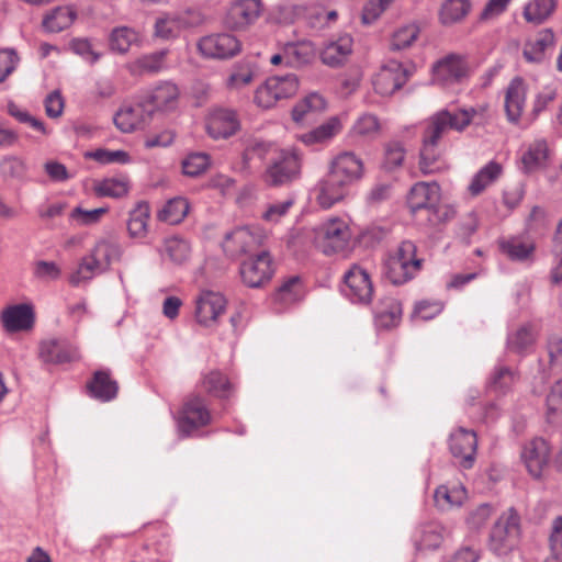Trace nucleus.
<instances>
[{
	"label": "nucleus",
	"instance_id": "1",
	"mask_svg": "<svg viewBox=\"0 0 562 562\" xmlns=\"http://www.w3.org/2000/svg\"><path fill=\"white\" fill-rule=\"evenodd\" d=\"M487 109L486 104H481L475 108L461 109L454 113L441 110L429 117L423 137L439 144L441 137L449 130L462 132L471 123L481 124L486 116Z\"/></svg>",
	"mask_w": 562,
	"mask_h": 562
},
{
	"label": "nucleus",
	"instance_id": "2",
	"mask_svg": "<svg viewBox=\"0 0 562 562\" xmlns=\"http://www.w3.org/2000/svg\"><path fill=\"white\" fill-rule=\"evenodd\" d=\"M121 256L122 249L117 243L105 239L98 241L91 252L81 259L78 269L69 277V282L78 285L91 280L95 274L106 271Z\"/></svg>",
	"mask_w": 562,
	"mask_h": 562
},
{
	"label": "nucleus",
	"instance_id": "3",
	"mask_svg": "<svg viewBox=\"0 0 562 562\" xmlns=\"http://www.w3.org/2000/svg\"><path fill=\"white\" fill-rule=\"evenodd\" d=\"M520 537V517L514 508L503 513L495 521L488 540V547L496 555L508 554Z\"/></svg>",
	"mask_w": 562,
	"mask_h": 562
},
{
	"label": "nucleus",
	"instance_id": "4",
	"mask_svg": "<svg viewBox=\"0 0 562 562\" xmlns=\"http://www.w3.org/2000/svg\"><path fill=\"white\" fill-rule=\"evenodd\" d=\"M300 81L296 75L269 77L255 91L254 101L257 106L268 110L284 99L292 98L299 90Z\"/></svg>",
	"mask_w": 562,
	"mask_h": 562
},
{
	"label": "nucleus",
	"instance_id": "5",
	"mask_svg": "<svg viewBox=\"0 0 562 562\" xmlns=\"http://www.w3.org/2000/svg\"><path fill=\"white\" fill-rule=\"evenodd\" d=\"M267 234L258 227H238L225 235L223 250L231 258L255 255L263 245Z\"/></svg>",
	"mask_w": 562,
	"mask_h": 562
},
{
	"label": "nucleus",
	"instance_id": "6",
	"mask_svg": "<svg viewBox=\"0 0 562 562\" xmlns=\"http://www.w3.org/2000/svg\"><path fill=\"white\" fill-rule=\"evenodd\" d=\"M274 273L272 258L267 250H260L244 260L239 267L243 283L252 289L262 288Z\"/></svg>",
	"mask_w": 562,
	"mask_h": 562
},
{
	"label": "nucleus",
	"instance_id": "7",
	"mask_svg": "<svg viewBox=\"0 0 562 562\" xmlns=\"http://www.w3.org/2000/svg\"><path fill=\"white\" fill-rule=\"evenodd\" d=\"M212 416L205 400L198 395H190L183 403L178 419L179 431L190 436L194 430L211 423Z\"/></svg>",
	"mask_w": 562,
	"mask_h": 562
},
{
	"label": "nucleus",
	"instance_id": "8",
	"mask_svg": "<svg viewBox=\"0 0 562 562\" xmlns=\"http://www.w3.org/2000/svg\"><path fill=\"white\" fill-rule=\"evenodd\" d=\"M202 14L196 10H187L182 13H165L156 19L154 36L160 40L177 37L186 27L201 24Z\"/></svg>",
	"mask_w": 562,
	"mask_h": 562
},
{
	"label": "nucleus",
	"instance_id": "9",
	"mask_svg": "<svg viewBox=\"0 0 562 562\" xmlns=\"http://www.w3.org/2000/svg\"><path fill=\"white\" fill-rule=\"evenodd\" d=\"M364 175V165L352 151H341L329 162L328 176L339 184L350 186Z\"/></svg>",
	"mask_w": 562,
	"mask_h": 562
},
{
	"label": "nucleus",
	"instance_id": "10",
	"mask_svg": "<svg viewBox=\"0 0 562 562\" xmlns=\"http://www.w3.org/2000/svg\"><path fill=\"white\" fill-rule=\"evenodd\" d=\"M467 61L458 55L451 54L439 59L432 65L431 81L443 88L460 83L468 77Z\"/></svg>",
	"mask_w": 562,
	"mask_h": 562
},
{
	"label": "nucleus",
	"instance_id": "11",
	"mask_svg": "<svg viewBox=\"0 0 562 562\" xmlns=\"http://www.w3.org/2000/svg\"><path fill=\"white\" fill-rule=\"evenodd\" d=\"M411 72L400 61L389 60L372 79L374 91L383 97L392 95L408 80Z\"/></svg>",
	"mask_w": 562,
	"mask_h": 562
},
{
	"label": "nucleus",
	"instance_id": "12",
	"mask_svg": "<svg viewBox=\"0 0 562 562\" xmlns=\"http://www.w3.org/2000/svg\"><path fill=\"white\" fill-rule=\"evenodd\" d=\"M344 293L353 303L369 304L373 296V285L369 272L359 265H352L344 274Z\"/></svg>",
	"mask_w": 562,
	"mask_h": 562
},
{
	"label": "nucleus",
	"instance_id": "13",
	"mask_svg": "<svg viewBox=\"0 0 562 562\" xmlns=\"http://www.w3.org/2000/svg\"><path fill=\"white\" fill-rule=\"evenodd\" d=\"M180 91L171 81H160L142 97V102L149 115L154 112L173 111L179 101Z\"/></svg>",
	"mask_w": 562,
	"mask_h": 562
},
{
	"label": "nucleus",
	"instance_id": "14",
	"mask_svg": "<svg viewBox=\"0 0 562 562\" xmlns=\"http://www.w3.org/2000/svg\"><path fill=\"white\" fill-rule=\"evenodd\" d=\"M226 310V300L218 293L210 290L202 291L195 301V319L204 326L211 327Z\"/></svg>",
	"mask_w": 562,
	"mask_h": 562
},
{
	"label": "nucleus",
	"instance_id": "15",
	"mask_svg": "<svg viewBox=\"0 0 562 562\" xmlns=\"http://www.w3.org/2000/svg\"><path fill=\"white\" fill-rule=\"evenodd\" d=\"M318 236L323 238V251L326 255L344 251L351 238L348 225L335 217L318 228Z\"/></svg>",
	"mask_w": 562,
	"mask_h": 562
},
{
	"label": "nucleus",
	"instance_id": "16",
	"mask_svg": "<svg viewBox=\"0 0 562 562\" xmlns=\"http://www.w3.org/2000/svg\"><path fill=\"white\" fill-rule=\"evenodd\" d=\"M198 47L204 56L218 59L233 57L240 50L239 41L227 33L204 36Z\"/></svg>",
	"mask_w": 562,
	"mask_h": 562
},
{
	"label": "nucleus",
	"instance_id": "17",
	"mask_svg": "<svg viewBox=\"0 0 562 562\" xmlns=\"http://www.w3.org/2000/svg\"><path fill=\"white\" fill-rule=\"evenodd\" d=\"M301 169L299 154L295 150H282L267 171V181L271 184H284L295 179Z\"/></svg>",
	"mask_w": 562,
	"mask_h": 562
},
{
	"label": "nucleus",
	"instance_id": "18",
	"mask_svg": "<svg viewBox=\"0 0 562 562\" xmlns=\"http://www.w3.org/2000/svg\"><path fill=\"white\" fill-rule=\"evenodd\" d=\"M476 447V435L472 430L459 428L450 435V451L464 469L472 468L475 459Z\"/></svg>",
	"mask_w": 562,
	"mask_h": 562
},
{
	"label": "nucleus",
	"instance_id": "19",
	"mask_svg": "<svg viewBox=\"0 0 562 562\" xmlns=\"http://www.w3.org/2000/svg\"><path fill=\"white\" fill-rule=\"evenodd\" d=\"M353 40L349 34H341L328 40L319 52L321 60L328 67H340L352 53Z\"/></svg>",
	"mask_w": 562,
	"mask_h": 562
},
{
	"label": "nucleus",
	"instance_id": "20",
	"mask_svg": "<svg viewBox=\"0 0 562 562\" xmlns=\"http://www.w3.org/2000/svg\"><path fill=\"white\" fill-rule=\"evenodd\" d=\"M0 318L8 333H16L31 329L34 325L35 314L31 304L22 303L4 308Z\"/></svg>",
	"mask_w": 562,
	"mask_h": 562
},
{
	"label": "nucleus",
	"instance_id": "21",
	"mask_svg": "<svg viewBox=\"0 0 562 562\" xmlns=\"http://www.w3.org/2000/svg\"><path fill=\"white\" fill-rule=\"evenodd\" d=\"M259 0H239L231 5L225 23L229 29L239 30L254 23L260 15Z\"/></svg>",
	"mask_w": 562,
	"mask_h": 562
},
{
	"label": "nucleus",
	"instance_id": "22",
	"mask_svg": "<svg viewBox=\"0 0 562 562\" xmlns=\"http://www.w3.org/2000/svg\"><path fill=\"white\" fill-rule=\"evenodd\" d=\"M239 122L233 110L217 109L210 113L206 121V131L214 138H227L236 133Z\"/></svg>",
	"mask_w": 562,
	"mask_h": 562
},
{
	"label": "nucleus",
	"instance_id": "23",
	"mask_svg": "<svg viewBox=\"0 0 562 562\" xmlns=\"http://www.w3.org/2000/svg\"><path fill=\"white\" fill-rule=\"evenodd\" d=\"M440 201V187L437 182H417L407 194V204L412 211L436 209Z\"/></svg>",
	"mask_w": 562,
	"mask_h": 562
},
{
	"label": "nucleus",
	"instance_id": "24",
	"mask_svg": "<svg viewBox=\"0 0 562 562\" xmlns=\"http://www.w3.org/2000/svg\"><path fill=\"white\" fill-rule=\"evenodd\" d=\"M150 115L147 112L144 103L140 101L137 104H125L114 115L113 122L115 126L123 133H131L135 130L142 128L149 120Z\"/></svg>",
	"mask_w": 562,
	"mask_h": 562
},
{
	"label": "nucleus",
	"instance_id": "25",
	"mask_svg": "<svg viewBox=\"0 0 562 562\" xmlns=\"http://www.w3.org/2000/svg\"><path fill=\"white\" fill-rule=\"evenodd\" d=\"M550 456L549 443L542 438L530 441L522 450L521 458L529 473L539 477L547 465Z\"/></svg>",
	"mask_w": 562,
	"mask_h": 562
},
{
	"label": "nucleus",
	"instance_id": "26",
	"mask_svg": "<svg viewBox=\"0 0 562 562\" xmlns=\"http://www.w3.org/2000/svg\"><path fill=\"white\" fill-rule=\"evenodd\" d=\"M326 109V101L319 93L311 92L295 103L292 120L297 124L313 123Z\"/></svg>",
	"mask_w": 562,
	"mask_h": 562
},
{
	"label": "nucleus",
	"instance_id": "27",
	"mask_svg": "<svg viewBox=\"0 0 562 562\" xmlns=\"http://www.w3.org/2000/svg\"><path fill=\"white\" fill-rule=\"evenodd\" d=\"M40 358L52 364L70 362L76 358V349L66 339L52 338L41 344Z\"/></svg>",
	"mask_w": 562,
	"mask_h": 562
},
{
	"label": "nucleus",
	"instance_id": "28",
	"mask_svg": "<svg viewBox=\"0 0 562 562\" xmlns=\"http://www.w3.org/2000/svg\"><path fill=\"white\" fill-rule=\"evenodd\" d=\"M554 44V34L551 30L539 31L535 36L528 38L524 44L522 56L526 61L540 64L546 59L547 52Z\"/></svg>",
	"mask_w": 562,
	"mask_h": 562
},
{
	"label": "nucleus",
	"instance_id": "29",
	"mask_svg": "<svg viewBox=\"0 0 562 562\" xmlns=\"http://www.w3.org/2000/svg\"><path fill=\"white\" fill-rule=\"evenodd\" d=\"M87 390L91 397L101 402H109L116 397L119 385L111 378L108 370H99L93 373L92 379L87 383Z\"/></svg>",
	"mask_w": 562,
	"mask_h": 562
},
{
	"label": "nucleus",
	"instance_id": "30",
	"mask_svg": "<svg viewBox=\"0 0 562 562\" xmlns=\"http://www.w3.org/2000/svg\"><path fill=\"white\" fill-rule=\"evenodd\" d=\"M446 535L447 530L440 522H425L416 529L414 543L417 550H435L439 548Z\"/></svg>",
	"mask_w": 562,
	"mask_h": 562
},
{
	"label": "nucleus",
	"instance_id": "31",
	"mask_svg": "<svg viewBox=\"0 0 562 562\" xmlns=\"http://www.w3.org/2000/svg\"><path fill=\"white\" fill-rule=\"evenodd\" d=\"M526 94L527 87L522 79H513L505 93V110L510 122H518L520 119L525 108Z\"/></svg>",
	"mask_w": 562,
	"mask_h": 562
},
{
	"label": "nucleus",
	"instance_id": "32",
	"mask_svg": "<svg viewBox=\"0 0 562 562\" xmlns=\"http://www.w3.org/2000/svg\"><path fill=\"white\" fill-rule=\"evenodd\" d=\"M418 165L423 175L440 172L448 168L446 161L442 159V150L439 144L424 137Z\"/></svg>",
	"mask_w": 562,
	"mask_h": 562
},
{
	"label": "nucleus",
	"instance_id": "33",
	"mask_svg": "<svg viewBox=\"0 0 562 562\" xmlns=\"http://www.w3.org/2000/svg\"><path fill=\"white\" fill-rule=\"evenodd\" d=\"M402 318V304L394 297H383L379 301L375 311V325L382 329L397 326Z\"/></svg>",
	"mask_w": 562,
	"mask_h": 562
},
{
	"label": "nucleus",
	"instance_id": "34",
	"mask_svg": "<svg viewBox=\"0 0 562 562\" xmlns=\"http://www.w3.org/2000/svg\"><path fill=\"white\" fill-rule=\"evenodd\" d=\"M503 175V166L492 160L483 166L471 179L468 192L471 196H477L488 187L495 183Z\"/></svg>",
	"mask_w": 562,
	"mask_h": 562
},
{
	"label": "nucleus",
	"instance_id": "35",
	"mask_svg": "<svg viewBox=\"0 0 562 562\" xmlns=\"http://www.w3.org/2000/svg\"><path fill=\"white\" fill-rule=\"evenodd\" d=\"M550 159V150L544 139H537L528 145L521 156V168L526 173L544 168Z\"/></svg>",
	"mask_w": 562,
	"mask_h": 562
},
{
	"label": "nucleus",
	"instance_id": "36",
	"mask_svg": "<svg viewBox=\"0 0 562 562\" xmlns=\"http://www.w3.org/2000/svg\"><path fill=\"white\" fill-rule=\"evenodd\" d=\"M167 49L145 54L137 58L130 67L134 75H156L167 68Z\"/></svg>",
	"mask_w": 562,
	"mask_h": 562
},
{
	"label": "nucleus",
	"instance_id": "37",
	"mask_svg": "<svg viewBox=\"0 0 562 562\" xmlns=\"http://www.w3.org/2000/svg\"><path fill=\"white\" fill-rule=\"evenodd\" d=\"M345 184H339L330 179V176L321 181L315 188V198L323 209L333 207L346 196Z\"/></svg>",
	"mask_w": 562,
	"mask_h": 562
},
{
	"label": "nucleus",
	"instance_id": "38",
	"mask_svg": "<svg viewBox=\"0 0 562 562\" xmlns=\"http://www.w3.org/2000/svg\"><path fill=\"white\" fill-rule=\"evenodd\" d=\"M422 269V261L405 265L398 260L387 259L385 262L384 274L394 285H401L415 278Z\"/></svg>",
	"mask_w": 562,
	"mask_h": 562
},
{
	"label": "nucleus",
	"instance_id": "39",
	"mask_svg": "<svg viewBox=\"0 0 562 562\" xmlns=\"http://www.w3.org/2000/svg\"><path fill=\"white\" fill-rule=\"evenodd\" d=\"M536 340L537 333L535 328L526 324L508 335L506 346L510 352L525 355L533 347Z\"/></svg>",
	"mask_w": 562,
	"mask_h": 562
},
{
	"label": "nucleus",
	"instance_id": "40",
	"mask_svg": "<svg viewBox=\"0 0 562 562\" xmlns=\"http://www.w3.org/2000/svg\"><path fill=\"white\" fill-rule=\"evenodd\" d=\"M285 64L290 67H302L310 64L316 55L311 42L288 43L285 46Z\"/></svg>",
	"mask_w": 562,
	"mask_h": 562
},
{
	"label": "nucleus",
	"instance_id": "41",
	"mask_svg": "<svg viewBox=\"0 0 562 562\" xmlns=\"http://www.w3.org/2000/svg\"><path fill=\"white\" fill-rule=\"evenodd\" d=\"M76 18V12L70 7H57L45 15L43 27L50 33H59L69 27Z\"/></svg>",
	"mask_w": 562,
	"mask_h": 562
},
{
	"label": "nucleus",
	"instance_id": "42",
	"mask_svg": "<svg viewBox=\"0 0 562 562\" xmlns=\"http://www.w3.org/2000/svg\"><path fill=\"white\" fill-rule=\"evenodd\" d=\"M340 130V121L334 116L313 131L302 134L300 140L306 145L323 144L330 140Z\"/></svg>",
	"mask_w": 562,
	"mask_h": 562
},
{
	"label": "nucleus",
	"instance_id": "43",
	"mask_svg": "<svg viewBox=\"0 0 562 562\" xmlns=\"http://www.w3.org/2000/svg\"><path fill=\"white\" fill-rule=\"evenodd\" d=\"M140 41L139 33L128 26H119L112 30L110 34V47L112 50L125 54Z\"/></svg>",
	"mask_w": 562,
	"mask_h": 562
},
{
	"label": "nucleus",
	"instance_id": "44",
	"mask_svg": "<svg viewBox=\"0 0 562 562\" xmlns=\"http://www.w3.org/2000/svg\"><path fill=\"white\" fill-rule=\"evenodd\" d=\"M202 386L206 393L218 398L228 397L233 387L227 376L217 370L204 375Z\"/></svg>",
	"mask_w": 562,
	"mask_h": 562
},
{
	"label": "nucleus",
	"instance_id": "45",
	"mask_svg": "<svg viewBox=\"0 0 562 562\" xmlns=\"http://www.w3.org/2000/svg\"><path fill=\"white\" fill-rule=\"evenodd\" d=\"M469 0H446L440 8L439 19L445 25L460 22L470 12Z\"/></svg>",
	"mask_w": 562,
	"mask_h": 562
},
{
	"label": "nucleus",
	"instance_id": "46",
	"mask_svg": "<svg viewBox=\"0 0 562 562\" xmlns=\"http://www.w3.org/2000/svg\"><path fill=\"white\" fill-rule=\"evenodd\" d=\"M554 8V0H530L524 7L522 14L528 23L540 24L552 14Z\"/></svg>",
	"mask_w": 562,
	"mask_h": 562
},
{
	"label": "nucleus",
	"instance_id": "47",
	"mask_svg": "<svg viewBox=\"0 0 562 562\" xmlns=\"http://www.w3.org/2000/svg\"><path fill=\"white\" fill-rule=\"evenodd\" d=\"M465 498V488L462 486L448 487L440 485L434 494L436 506L442 510L459 506Z\"/></svg>",
	"mask_w": 562,
	"mask_h": 562
},
{
	"label": "nucleus",
	"instance_id": "48",
	"mask_svg": "<svg viewBox=\"0 0 562 562\" xmlns=\"http://www.w3.org/2000/svg\"><path fill=\"white\" fill-rule=\"evenodd\" d=\"M499 248L502 252L508 256L509 259L522 261L532 255L535 245L532 243L524 241L518 237H513L510 239L499 241Z\"/></svg>",
	"mask_w": 562,
	"mask_h": 562
},
{
	"label": "nucleus",
	"instance_id": "49",
	"mask_svg": "<svg viewBox=\"0 0 562 562\" xmlns=\"http://www.w3.org/2000/svg\"><path fill=\"white\" fill-rule=\"evenodd\" d=\"M406 156V149L402 142L390 140L384 145V159L382 168L386 171H394L402 167Z\"/></svg>",
	"mask_w": 562,
	"mask_h": 562
},
{
	"label": "nucleus",
	"instance_id": "50",
	"mask_svg": "<svg viewBox=\"0 0 562 562\" xmlns=\"http://www.w3.org/2000/svg\"><path fill=\"white\" fill-rule=\"evenodd\" d=\"M93 190L99 196L121 198L128 191V181L124 178H108L95 181Z\"/></svg>",
	"mask_w": 562,
	"mask_h": 562
},
{
	"label": "nucleus",
	"instance_id": "51",
	"mask_svg": "<svg viewBox=\"0 0 562 562\" xmlns=\"http://www.w3.org/2000/svg\"><path fill=\"white\" fill-rule=\"evenodd\" d=\"M518 380L517 372L509 367L499 366L495 368L492 373L488 386L494 392L505 393L508 391Z\"/></svg>",
	"mask_w": 562,
	"mask_h": 562
},
{
	"label": "nucleus",
	"instance_id": "52",
	"mask_svg": "<svg viewBox=\"0 0 562 562\" xmlns=\"http://www.w3.org/2000/svg\"><path fill=\"white\" fill-rule=\"evenodd\" d=\"M380 132V123L375 115L364 113L360 115L351 127V134L359 137H374Z\"/></svg>",
	"mask_w": 562,
	"mask_h": 562
},
{
	"label": "nucleus",
	"instance_id": "53",
	"mask_svg": "<svg viewBox=\"0 0 562 562\" xmlns=\"http://www.w3.org/2000/svg\"><path fill=\"white\" fill-rule=\"evenodd\" d=\"M547 418L555 424L562 418V379L551 387L547 397Z\"/></svg>",
	"mask_w": 562,
	"mask_h": 562
},
{
	"label": "nucleus",
	"instance_id": "54",
	"mask_svg": "<svg viewBox=\"0 0 562 562\" xmlns=\"http://www.w3.org/2000/svg\"><path fill=\"white\" fill-rule=\"evenodd\" d=\"M419 29L415 24H409L397 29L391 40L392 50H401L409 47L418 37Z\"/></svg>",
	"mask_w": 562,
	"mask_h": 562
},
{
	"label": "nucleus",
	"instance_id": "55",
	"mask_svg": "<svg viewBox=\"0 0 562 562\" xmlns=\"http://www.w3.org/2000/svg\"><path fill=\"white\" fill-rule=\"evenodd\" d=\"M301 295V280L294 276L284 281L278 289L274 299L282 304H290Z\"/></svg>",
	"mask_w": 562,
	"mask_h": 562
},
{
	"label": "nucleus",
	"instance_id": "56",
	"mask_svg": "<svg viewBox=\"0 0 562 562\" xmlns=\"http://www.w3.org/2000/svg\"><path fill=\"white\" fill-rule=\"evenodd\" d=\"M165 254L175 263L181 265L190 256L189 244L180 238L173 237L165 241Z\"/></svg>",
	"mask_w": 562,
	"mask_h": 562
},
{
	"label": "nucleus",
	"instance_id": "57",
	"mask_svg": "<svg viewBox=\"0 0 562 562\" xmlns=\"http://www.w3.org/2000/svg\"><path fill=\"white\" fill-rule=\"evenodd\" d=\"M210 166V157L204 153H192L182 161L183 173L196 177L203 173Z\"/></svg>",
	"mask_w": 562,
	"mask_h": 562
},
{
	"label": "nucleus",
	"instance_id": "58",
	"mask_svg": "<svg viewBox=\"0 0 562 562\" xmlns=\"http://www.w3.org/2000/svg\"><path fill=\"white\" fill-rule=\"evenodd\" d=\"M60 268L54 261L38 260L33 265L34 277L43 282H50L60 277Z\"/></svg>",
	"mask_w": 562,
	"mask_h": 562
},
{
	"label": "nucleus",
	"instance_id": "59",
	"mask_svg": "<svg viewBox=\"0 0 562 562\" xmlns=\"http://www.w3.org/2000/svg\"><path fill=\"white\" fill-rule=\"evenodd\" d=\"M392 187L389 183H378L373 186L366 195L368 207H379L382 202L391 198Z\"/></svg>",
	"mask_w": 562,
	"mask_h": 562
},
{
	"label": "nucleus",
	"instance_id": "60",
	"mask_svg": "<svg viewBox=\"0 0 562 562\" xmlns=\"http://www.w3.org/2000/svg\"><path fill=\"white\" fill-rule=\"evenodd\" d=\"M20 58L12 48L0 50V82H3L16 68Z\"/></svg>",
	"mask_w": 562,
	"mask_h": 562
},
{
	"label": "nucleus",
	"instance_id": "61",
	"mask_svg": "<svg viewBox=\"0 0 562 562\" xmlns=\"http://www.w3.org/2000/svg\"><path fill=\"white\" fill-rule=\"evenodd\" d=\"M394 0H369L362 11L363 24L373 23Z\"/></svg>",
	"mask_w": 562,
	"mask_h": 562
},
{
	"label": "nucleus",
	"instance_id": "62",
	"mask_svg": "<svg viewBox=\"0 0 562 562\" xmlns=\"http://www.w3.org/2000/svg\"><path fill=\"white\" fill-rule=\"evenodd\" d=\"M127 221V231L131 237L143 238L148 232V220L150 213H131Z\"/></svg>",
	"mask_w": 562,
	"mask_h": 562
},
{
	"label": "nucleus",
	"instance_id": "63",
	"mask_svg": "<svg viewBox=\"0 0 562 562\" xmlns=\"http://www.w3.org/2000/svg\"><path fill=\"white\" fill-rule=\"evenodd\" d=\"M0 171L4 176L19 178L25 172V165L22 159L14 156H7L0 160Z\"/></svg>",
	"mask_w": 562,
	"mask_h": 562
},
{
	"label": "nucleus",
	"instance_id": "64",
	"mask_svg": "<svg viewBox=\"0 0 562 562\" xmlns=\"http://www.w3.org/2000/svg\"><path fill=\"white\" fill-rule=\"evenodd\" d=\"M547 350L549 356V363L552 368L562 364V337L559 335H551L548 339Z\"/></svg>",
	"mask_w": 562,
	"mask_h": 562
}]
</instances>
